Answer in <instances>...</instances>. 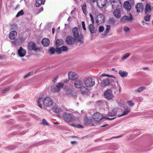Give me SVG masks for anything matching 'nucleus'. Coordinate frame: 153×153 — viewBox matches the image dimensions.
<instances>
[{"label":"nucleus","instance_id":"1","mask_svg":"<svg viewBox=\"0 0 153 153\" xmlns=\"http://www.w3.org/2000/svg\"><path fill=\"white\" fill-rule=\"evenodd\" d=\"M36 102L38 106L41 108H45L50 111L53 104V101L50 97H46L44 98L39 97Z\"/></svg>","mask_w":153,"mask_h":153},{"label":"nucleus","instance_id":"2","mask_svg":"<svg viewBox=\"0 0 153 153\" xmlns=\"http://www.w3.org/2000/svg\"><path fill=\"white\" fill-rule=\"evenodd\" d=\"M83 82L81 79H76L74 82L75 87L76 88H80L81 91L83 94H86L88 92V89L87 88H85L83 85Z\"/></svg>","mask_w":153,"mask_h":153},{"label":"nucleus","instance_id":"3","mask_svg":"<svg viewBox=\"0 0 153 153\" xmlns=\"http://www.w3.org/2000/svg\"><path fill=\"white\" fill-rule=\"evenodd\" d=\"M63 119L65 121L68 123L72 122L76 123L79 121L78 117L74 116L72 114L67 113H65L64 114Z\"/></svg>","mask_w":153,"mask_h":153},{"label":"nucleus","instance_id":"4","mask_svg":"<svg viewBox=\"0 0 153 153\" xmlns=\"http://www.w3.org/2000/svg\"><path fill=\"white\" fill-rule=\"evenodd\" d=\"M27 49L30 51H34L36 54H39L41 52L40 48L33 42H29L27 46Z\"/></svg>","mask_w":153,"mask_h":153},{"label":"nucleus","instance_id":"5","mask_svg":"<svg viewBox=\"0 0 153 153\" xmlns=\"http://www.w3.org/2000/svg\"><path fill=\"white\" fill-rule=\"evenodd\" d=\"M95 84V81L94 79L91 77H87L85 79L84 84L85 88H89L94 86Z\"/></svg>","mask_w":153,"mask_h":153},{"label":"nucleus","instance_id":"6","mask_svg":"<svg viewBox=\"0 0 153 153\" xmlns=\"http://www.w3.org/2000/svg\"><path fill=\"white\" fill-rule=\"evenodd\" d=\"M106 86L112 85L114 83L116 77L114 75L106 74Z\"/></svg>","mask_w":153,"mask_h":153},{"label":"nucleus","instance_id":"7","mask_svg":"<svg viewBox=\"0 0 153 153\" xmlns=\"http://www.w3.org/2000/svg\"><path fill=\"white\" fill-rule=\"evenodd\" d=\"M65 41L67 44L69 45H73L76 43L80 45L83 42L82 39H66Z\"/></svg>","mask_w":153,"mask_h":153},{"label":"nucleus","instance_id":"8","mask_svg":"<svg viewBox=\"0 0 153 153\" xmlns=\"http://www.w3.org/2000/svg\"><path fill=\"white\" fill-rule=\"evenodd\" d=\"M72 32L75 38H82L83 37L82 34L79 33V30L77 27H74L72 29Z\"/></svg>","mask_w":153,"mask_h":153},{"label":"nucleus","instance_id":"9","mask_svg":"<svg viewBox=\"0 0 153 153\" xmlns=\"http://www.w3.org/2000/svg\"><path fill=\"white\" fill-rule=\"evenodd\" d=\"M68 77L69 79L72 80H75L79 77L78 75L73 71H70L68 74Z\"/></svg>","mask_w":153,"mask_h":153},{"label":"nucleus","instance_id":"10","mask_svg":"<svg viewBox=\"0 0 153 153\" xmlns=\"http://www.w3.org/2000/svg\"><path fill=\"white\" fill-rule=\"evenodd\" d=\"M105 17L104 15L102 14L98 15L96 18V21L97 25L103 23L105 22Z\"/></svg>","mask_w":153,"mask_h":153},{"label":"nucleus","instance_id":"11","mask_svg":"<svg viewBox=\"0 0 153 153\" xmlns=\"http://www.w3.org/2000/svg\"><path fill=\"white\" fill-rule=\"evenodd\" d=\"M133 20V17L131 14L128 16H125L122 17L121 21L123 22H131Z\"/></svg>","mask_w":153,"mask_h":153},{"label":"nucleus","instance_id":"12","mask_svg":"<svg viewBox=\"0 0 153 153\" xmlns=\"http://www.w3.org/2000/svg\"><path fill=\"white\" fill-rule=\"evenodd\" d=\"M26 53L27 51L26 50L22 47H20L17 51V53L18 56L21 57L25 56Z\"/></svg>","mask_w":153,"mask_h":153},{"label":"nucleus","instance_id":"13","mask_svg":"<svg viewBox=\"0 0 153 153\" xmlns=\"http://www.w3.org/2000/svg\"><path fill=\"white\" fill-rule=\"evenodd\" d=\"M92 118L96 122H98L102 118V114L99 113H94L93 115Z\"/></svg>","mask_w":153,"mask_h":153},{"label":"nucleus","instance_id":"14","mask_svg":"<svg viewBox=\"0 0 153 153\" xmlns=\"http://www.w3.org/2000/svg\"><path fill=\"white\" fill-rule=\"evenodd\" d=\"M114 97L112 91L111 89H108L106 91V99L108 100H111Z\"/></svg>","mask_w":153,"mask_h":153},{"label":"nucleus","instance_id":"15","mask_svg":"<svg viewBox=\"0 0 153 153\" xmlns=\"http://www.w3.org/2000/svg\"><path fill=\"white\" fill-rule=\"evenodd\" d=\"M112 7L113 9H117L120 7L121 2L120 0H112L111 3Z\"/></svg>","mask_w":153,"mask_h":153},{"label":"nucleus","instance_id":"16","mask_svg":"<svg viewBox=\"0 0 153 153\" xmlns=\"http://www.w3.org/2000/svg\"><path fill=\"white\" fill-rule=\"evenodd\" d=\"M68 50V48L65 46L56 48V52L59 54L61 53L62 52H67Z\"/></svg>","mask_w":153,"mask_h":153},{"label":"nucleus","instance_id":"17","mask_svg":"<svg viewBox=\"0 0 153 153\" xmlns=\"http://www.w3.org/2000/svg\"><path fill=\"white\" fill-rule=\"evenodd\" d=\"M11 42L13 45L15 46H19L20 45L22 42V39H11Z\"/></svg>","mask_w":153,"mask_h":153},{"label":"nucleus","instance_id":"18","mask_svg":"<svg viewBox=\"0 0 153 153\" xmlns=\"http://www.w3.org/2000/svg\"><path fill=\"white\" fill-rule=\"evenodd\" d=\"M143 7L144 6L142 3H137L135 6L137 12L140 13L142 11L143 9Z\"/></svg>","mask_w":153,"mask_h":153},{"label":"nucleus","instance_id":"19","mask_svg":"<svg viewBox=\"0 0 153 153\" xmlns=\"http://www.w3.org/2000/svg\"><path fill=\"white\" fill-rule=\"evenodd\" d=\"M53 111L58 114H60L62 111V109L57 105H55L53 106L52 108Z\"/></svg>","mask_w":153,"mask_h":153},{"label":"nucleus","instance_id":"20","mask_svg":"<svg viewBox=\"0 0 153 153\" xmlns=\"http://www.w3.org/2000/svg\"><path fill=\"white\" fill-rule=\"evenodd\" d=\"M50 41L49 39H42L41 41V44L45 47L48 46L50 44Z\"/></svg>","mask_w":153,"mask_h":153},{"label":"nucleus","instance_id":"21","mask_svg":"<svg viewBox=\"0 0 153 153\" xmlns=\"http://www.w3.org/2000/svg\"><path fill=\"white\" fill-rule=\"evenodd\" d=\"M97 5L100 8H103L105 5V0H98Z\"/></svg>","mask_w":153,"mask_h":153},{"label":"nucleus","instance_id":"22","mask_svg":"<svg viewBox=\"0 0 153 153\" xmlns=\"http://www.w3.org/2000/svg\"><path fill=\"white\" fill-rule=\"evenodd\" d=\"M123 7L125 9L128 11L130 10L131 9V5L128 1L124 2L123 4Z\"/></svg>","mask_w":153,"mask_h":153},{"label":"nucleus","instance_id":"23","mask_svg":"<svg viewBox=\"0 0 153 153\" xmlns=\"http://www.w3.org/2000/svg\"><path fill=\"white\" fill-rule=\"evenodd\" d=\"M151 5L149 3L146 4L145 8V13L146 14L151 12Z\"/></svg>","mask_w":153,"mask_h":153},{"label":"nucleus","instance_id":"24","mask_svg":"<svg viewBox=\"0 0 153 153\" xmlns=\"http://www.w3.org/2000/svg\"><path fill=\"white\" fill-rule=\"evenodd\" d=\"M113 14L117 18H120L121 16V13L119 9H116L113 12Z\"/></svg>","mask_w":153,"mask_h":153},{"label":"nucleus","instance_id":"25","mask_svg":"<svg viewBox=\"0 0 153 153\" xmlns=\"http://www.w3.org/2000/svg\"><path fill=\"white\" fill-rule=\"evenodd\" d=\"M63 42L64 41L62 39H57L56 41L55 45L56 48L59 47L62 45Z\"/></svg>","mask_w":153,"mask_h":153},{"label":"nucleus","instance_id":"26","mask_svg":"<svg viewBox=\"0 0 153 153\" xmlns=\"http://www.w3.org/2000/svg\"><path fill=\"white\" fill-rule=\"evenodd\" d=\"M94 24H91L89 26V30L91 33H95L96 31V30L94 28Z\"/></svg>","mask_w":153,"mask_h":153},{"label":"nucleus","instance_id":"27","mask_svg":"<svg viewBox=\"0 0 153 153\" xmlns=\"http://www.w3.org/2000/svg\"><path fill=\"white\" fill-rule=\"evenodd\" d=\"M130 111V108L128 107L126 108L123 111V113L120 115L118 116L119 117L126 115L128 114Z\"/></svg>","mask_w":153,"mask_h":153},{"label":"nucleus","instance_id":"28","mask_svg":"<svg viewBox=\"0 0 153 153\" xmlns=\"http://www.w3.org/2000/svg\"><path fill=\"white\" fill-rule=\"evenodd\" d=\"M146 87L144 86H141L138 88L135 89L134 90V92L135 93H140L142 92L143 91L146 89Z\"/></svg>","mask_w":153,"mask_h":153},{"label":"nucleus","instance_id":"29","mask_svg":"<svg viewBox=\"0 0 153 153\" xmlns=\"http://www.w3.org/2000/svg\"><path fill=\"white\" fill-rule=\"evenodd\" d=\"M17 33L15 31H12L9 35V38H15L17 36Z\"/></svg>","mask_w":153,"mask_h":153},{"label":"nucleus","instance_id":"30","mask_svg":"<svg viewBox=\"0 0 153 153\" xmlns=\"http://www.w3.org/2000/svg\"><path fill=\"white\" fill-rule=\"evenodd\" d=\"M119 74L122 77H126L127 76L128 73L126 71L120 70L119 71Z\"/></svg>","mask_w":153,"mask_h":153},{"label":"nucleus","instance_id":"31","mask_svg":"<svg viewBox=\"0 0 153 153\" xmlns=\"http://www.w3.org/2000/svg\"><path fill=\"white\" fill-rule=\"evenodd\" d=\"M51 91L53 92H56L59 91V88L57 86H52L51 88Z\"/></svg>","mask_w":153,"mask_h":153},{"label":"nucleus","instance_id":"32","mask_svg":"<svg viewBox=\"0 0 153 153\" xmlns=\"http://www.w3.org/2000/svg\"><path fill=\"white\" fill-rule=\"evenodd\" d=\"M56 51V49H55L53 47H51L49 49L48 53L51 54H54Z\"/></svg>","mask_w":153,"mask_h":153},{"label":"nucleus","instance_id":"33","mask_svg":"<svg viewBox=\"0 0 153 153\" xmlns=\"http://www.w3.org/2000/svg\"><path fill=\"white\" fill-rule=\"evenodd\" d=\"M44 2L42 0H36V7H39L40 5L44 4Z\"/></svg>","mask_w":153,"mask_h":153},{"label":"nucleus","instance_id":"34","mask_svg":"<svg viewBox=\"0 0 153 153\" xmlns=\"http://www.w3.org/2000/svg\"><path fill=\"white\" fill-rule=\"evenodd\" d=\"M82 9L85 15H86L87 13V11L86 5L85 4H84L82 5Z\"/></svg>","mask_w":153,"mask_h":153},{"label":"nucleus","instance_id":"35","mask_svg":"<svg viewBox=\"0 0 153 153\" xmlns=\"http://www.w3.org/2000/svg\"><path fill=\"white\" fill-rule=\"evenodd\" d=\"M130 55V54L129 53H127L123 55V56L122 57V60H124L125 59L128 58L129 56Z\"/></svg>","mask_w":153,"mask_h":153},{"label":"nucleus","instance_id":"36","mask_svg":"<svg viewBox=\"0 0 153 153\" xmlns=\"http://www.w3.org/2000/svg\"><path fill=\"white\" fill-rule=\"evenodd\" d=\"M24 14V11L23 10H21L16 15V17H18L20 16H22Z\"/></svg>","mask_w":153,"mask_h":153},{"label":"nucleus","instance_id":"37","mask_svg":"<svg viewBox=\"0 0 153 153\" xmlns=\"http://www.w3.org/2000/svg\"><path fill=\"white\" fill-rule=\"evenodd\" d=\"M151 16L150 15L147 14L144 17L145 20L146 21L148 22L150 21Z\"/></svg>","mask_w":153,"mask_h":153},{"label":"nucleus","instance_id":"38","mask_svg":"<svg viewBox=\"0 0 153 153\" xmlns=\"http://www.w3.org/2000/svg\"><path fill=\"white\" fill-rule=\"evenodd\" d=\"M10 87H8L5 88V89L2 90L1 92L2 93H6L8 92L10 89Z\"/></svg>","mask_w":153,"mask_h":153},{"label":"nucleus","instance_id":"39","mask_svg":"<svg viewBox=\"0 0 153 153\" xmlns=\"http://www.w3.org/2000/svg\"><path fill=\"white\" fill-rule=\"evenodd\" d=\"M64 85V84L62 82H59L57 84L56 86L57 88H59V91L60 88H62Z\"/></svg>","mask_w":153,"mask_h":153},{"label":"nucleus","instance_id":"40","mask_svg":"<svg viewBox=\"0 0 153 153\" xmlns=\"http://www.w3.org/2000/svg\"><path fill=\"white\" fill-rule=\"evenodd\" d=\"M127 103L129 106H132L134 105V103L131 100L128 101L127 102Z\"/></svg>","mask_w":153,"mask_h":153},{"label":"nucleus","instance_id":"41","mask_svg":"<svg viewBox=\"0 0 153 153\" xmlns=\"http://www.w3.org/2000/svg\"><path fill=\"white\" fill-rule=\"evenodd\" d=\"M124 29L125 32L126 33L129 32L130 31L129 27L127 26H124Z\"/></svg>","mask_w":153,"mask_h":153},{"label":"nucleus","instance_id":"42","mask_svg":"<svg viewBox=\"0 0 153 153\" xmlns=\"http://www.w3.org/2000/svg\"><path fill=\"white\" fill-rule=\"evenodd\" d=\"M116 115V111L114 112H109L108 113V116L110 117L115 116Z\"/></svg>","mask_w":153,"mask_h":153},{"label":"nucleus","instance_id":"43","mask_svg":"<svg viewBox=\"0 0 153 153\" xmlns=\"http://www.w3.org/2000/svg\"><path fill=\"white\" fill-rule=\"evenodd\" d=\"M118 104L120 106L122 107L124 105V102L123 100H120L118 101Z\"/></svg>","mask_w":153,"mask_h":153},{"label":"nucleus","instance_id":"44","mask_svg":"<svg viewBox=\"0 0 153 153\" xmlns=\"http://www.w3.org/2000/svg\"><path fill=\"white\" fill-rule=\"evenodd\" d=\"M41 124L45 126H48V123L45 119L42 120Z\"/></svg>","mask_w":153,"mask_h":153},{"label":"nucleus","instance_id":"45","mask_svg":"<svg viewBox=\"0 0 153 153\" xmlns=\"http://www.w3.org/2000/svg\"><path fill=\"white\" fill-rule=\"evenodd\" d=\"M73 126H74L75 127L78 128H83V126L80 125H76V124H72V125Z\"/></svg>","mask_w":153,"mask_h":153},{"label":"nucleus","instance_id":"46","mask_svg":"<svg viewBox=\"0 0 153 153\" xmlns=\"http://www.w3.org/2000/svg\"><path fill=\"white\" fill-rule=\"evenodd\" d=\"M111 0H106V6L111 5Z\"/></svg>","mask_w":153,"mask_h":153},{"label":"nucleus","instance_id":"47","mask_svg":"<svg viewBox=\"0 0 153 153\" xmlns=\"http://www.w3.org/2000/svg\"><path fill=\"white\" fill-rule=\"evenodd\" d=\"M89 16H90V17L91 18V22H92L91 24H94V18H93V16L91 13L89 14Z\"/></svg>","mask_w":153,"mask_h":153},{"label":"nucleus","instance_id":"48","mask_svg":"<svg viewBox=\"0 0 153 153\" xmlns=\"http://www.w3.org/2000/svg\"><path fill=\"white\" fill-rule=\"evenodd\" d=\"M58 76L57 75L56 76H54L52 79V81L53 82H55L56 81V80L58 78Z\"/></svg>","mask_w":153,"mask_h":153},{"label":"nucleus","instance_id":"49","mask_svg":"<svg viewBox=\"0 0 153 153\" xmlns=\"http://www.w3.org/2000/svg\"><path fill=\"white\" fill-rule=\"evenodd\" d=\"M104 30V27L103 26H100L99 27V31L100 32H102Z\"/></svg>","mask_w":153,"mask_h":153},{"label":"nucleus","instance_id":"50","mask_svg":"<svg viewBox=\"0 0 153 153\" xmlns=\"http://www.w3.org/2000/svg\"><path fill=\"white\" fill-rule=\"evenodd\" d=\"M90 121V120H88L87 117H86L84 119V123L85 124L88 123Z\"/></svg>","mask_w":153,"mask_h":153},{"label":"nucleus","instance_id":"51","mask_svg":"<svg viewBox=\"0 0 153 153\" xmlns=\"http://www.w3.org/2000/svg\"><path fill=\"white\" fill-rule=\"evenodd\" d=\"M82 25L83 27V28L84 30H86V29L85 27V24L84 22V21H82Z\"/></svg>","mask_w":153,"mask_h":153},{"label":"nucleus","instance_id":"52","mask_svg":"<svg viewBox=\"0 0 153 153\" xmlns=\"http://www.w3.org/2000/svg\"><path fill=\"white\" fill-rule=\"evenodd\" d=\"M110 28V26L109 25H107L106 27V34L108 32V30Z\"/></svg>","mask_w":153,"mask_h":153},{"label":"nucleus","instance_id":"53","mask_svg":"<svg viewBox=\"0 0 153 153\" xmlns=\"http://www.w3.org/2000/svg\"><path fill=\"white\" fill-rule=\"evenodd\" d=\"M43 8L42 7L40 9H38L37 10V13H39L40 12H41L43 10Z\"/></svg>","mask_w":153,"mask_h":153},{"label":"nucleus","instance_id":"54","mask_svg":"<svg viewBox=\"0 0 153 153\" xmlns=\"http://www.w3.org/2000/svg\"><path fill=\"white\" fill-rule=\"evenodd\" d=\"M118 110V108L117 107H115L113 109V110L111 112H114L115 111H116V114H117Z\"/></svg>","mask_w":153,"mask_h":153},{"label":"nucleus","instance_id":"55","mask_svg":"<svg viewBox=\"0 0 153 153\" xmlns=\"http://www.w3.org/2000/svg\"><path fill=\"white\" fill-rule=\"evenodd\" d=\"M90 3H94L95 2H97L98 0H89Z\"/></svg>","mask_w":153,"mask_h":153},{"label":"nucleus","instance_id":"56","mask_svg":"<svg viewBox=\"0 0 153 153\" xmlns=\"http://www.w3.org/2000/svg\"><path fill=\"white\" fill-rule=\"evenodd\" d=\"M71 143L72 145L76 144L77 143V142L75 141H72L71 142Z\"/></svg>","mask_w":153,"mask_h":153},{"label":"nucleus","instance_id":"57","mask_svg":"<svg viewBox=\"0 0 153 153\" xmlns=\"http://www.w3.org/2000/svg\"><path fill=\"white\" fill-rule=\"evenodd\" d=\"M115 118V117H114V118H109V117H106V120H114Z\"/></svg>","mask_w":153,"mask_h":153},{"label":"nucleus","instance_id":"58","mask_svg":"<svg viewBox=\"0 0 153 153\" xmlns=\"http://www.w3.org/2000/svg\"><path fill=\"white\" fill-rule=\"evenodd\" d=\"M105 76V75L104 74H103V75H102L101 78H100V80H102L103 79H104V77Z\"/></svg>","mask_w":153,"mask_h":153},{"label":"nucleus","instance_id":"59","mask_svg":"<svg viewBox=\"0 0 153 153\" xmlns=\"http://www.w3.org/2000/svg\"><path fill=\"white\" fill-rule=\"evenodd\" d=\"M55 28L54 27H53L52 29V33L53 34L55 32Z\"/></svg>","mask_w":153,"mask_h":153},{"label":"nucleus","instance_id":"60","mask_svg":"<svg viewBox=\"0 0 153 153\" xmlns=\"http://www.w3.org/2000/svg\"><path fill=\"white\" fill-rule=\"evenodd\" d=\"M111 70L113 71H114L115 72L117 73V72L118 71L116 70L114 68H112L111 69Z\"/></svg>","mask_w":153,"mask_h":153},{"label":"nucleus","instance_id":"61","mask_svg":"<svg viewBox=\"0 0 153 153\" xmlns=\"http://www.w3.org/2000/svg\"><path fill=\"white\" fill-rule=\"evenodd\" d=\"M109 21L111 22V21L112 22V23H114V21L113 19H110L109 20Z\"/></svg>","mask_w":153,"mask_h":153},{"label":"nucleus","instance_id":"62","mask_svg":"<svg viewBox=\"0 0 153 153\" xmlns=\"http://www.w3.org/2000/svg\"><path fill=\"white\" fill-rule=\"evenodd\" d=\"M66 38H72V37L71 36H67Z\"/></svg>","mask_w":153,"mask_h":153},{"label":"nucleus","instance_id":"63","mask_svg":"<svg viewBox=\"0 0 153 153\" xmlns=\"http://www.w3.org/2000/svg\"><path fill=\"white\" fill-rule=\"evenodd\" d=\"M148 67H146V68H143V69L144 70H148Z\"/></svg>","mask_w":153,"mask_h":153},{"label":"nucleus","instance_id":"64","mask_svg":"<svg viewBox=\"0 0 153 153\" xmlns=\"http://www.w3.org/2000/svg\"><path fill=\"white\" fill-rule=\"evenodd\" d=\"M68 81V80L67 79L65 80L64 81V82H67Z\"/></svg>","mask_w":153,"mask_h":153}]
</instances>
